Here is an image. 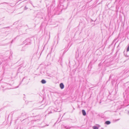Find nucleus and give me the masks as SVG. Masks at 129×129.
<instances>
[{
    "mask_svg": "<svg viewBox=\"0 0 129 129\" xmlns=\"http://www.w3.org/2000/svg\"><path fill=\"white\" fill-rule=\"evenodd\" d=\"M60 86L61 89H63L64 88V85L63 84L61 83L60 84Z\"/></svg>",
    "mask_w": 129,
    "mask_h": 129,
    "instance_id": "1",
    "label": "nucleus"
},
{
    "mask_svg": "<svg viewBox=\"0 0 129 129\" xmlns=\"http://www.w3.org/2000/svg\"><path fill=\"white\" fill-rule=\"evenodd\" d=\"M82 112L83 114V115L85 116L86 115V113L85 111L83 110H82Z\"/></svg>",
    "mask_w": 129,
    "mask_h": 129,
    "instance_id": "2",
    "label": "nucleus"
},
{
    "mask_svg": "<svg viewBox=\"0 0 129 129\" xmlns=\"http://www.w3.org/2000/svg\"><path fill=\"white\" fill-rule=\"evenodd\" d=\"M41 82L43 84H45L46 83V81L45 80L43 79L42 80Z\"/></svg>",
    "mask_w": 129,
    "mask_h": 129,
    "instance_id": "3",
    "label": "nucleus"
},
{
    "mask_svg": "<svg viewBox=\"0 0 129 129\" xmlns=\"http://www.w3.org/2000/svg\"><path fill=\"white\" fill-rule=\"evenodd\" d=\"M110 122L109 121H107L105 122V124H106L107 125L110 124Z\"/></svg>",
    "mask_w": 129,
    "mask_h": 129,
    "instance_id": "4",
    "label": "nucleus"
},
{
    "mask_svg": "<svg viewBox=\"0 0 129 129\" xmlns=\"http://www.w3.org/2000/svg\"><path fill=\"white\" fill-rule=\"evenodd\" d=\"M93 129H99L98 127L96 126H93Z\"/></svg>",
    "mask_w": 129,
    "mask_h": 129,
    "instance_id": "5",
    "label": "nucleus"
},
{
    "mask_svg": "<svg viewBox=\"0 0 129 129\" xmlns=\"http://www.w3.org/2000/svg\"><path fill=\"white\" fill-rule=\"evenodd\" d=\"M27 9V8L26 7V6H25V9L26 10V9Z\"/></svg>",
    "mask_w": 129,
    "mask_h": 129,
    "instance_id": "6",
    "label": "nucleus"
},
{
    "mask_svg": "<svg viewBox=\"0 0 129 129\" xmlns=\"http://www.w3.org/2000/svg\"><path fill=\"white\" fill-rule=\"evenodd\" d=\"M101 129H104L103 128H102Z\"/></svg>",
    "mask_w": 129,
    "mask_h": 129,
    "instance_id": "7",
    "label": "nucleus"
},
{
    "mask_svg": "<svg viewBox=\"0 0 129 129\" xmlns=\"http://www.w3.org/2000/svg\"><path fill=\"white\" fill-rule=\"evenodd\" d=\"M119 120V119H118L117 120H116V121H118V120Z\"/></svg>",
    "mask_w": 129,
    "mask_h": 129,
    "instance_id": "8",
    "label": "nucleus"
},
{
    "mask_svg": "<svg viewBox=\"0 0 129 129\" xmlns=\"http://www.w3.org/2000/svg\"><path fill=\"white\" fill-rule=\"evenodd\" d=\"M128 113L129 114V112H128Z\"/></svg>",
    "mask_w": 129,
    "mask_h": 129,
    "instance_id": "9",
    "label": "nucleus"
}]
</instances>
